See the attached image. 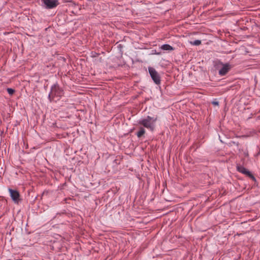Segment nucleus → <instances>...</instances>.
<instances>
[{
    "instance_id": "9",
    "label": "nucleus",
    "mask_w": 260,
    "mask_h": 260,
    "mask_svg": "<svg viewBox=\"0 0 260 260\" xmlns=\"http://www.w3.org/2000/svg\"><path fill=\"white\" fill-rule=\"evenodd\" d=\"M58 4V0H50V9L56 7Z\"/></svg>"
},
{
    "instance_id": "7",
    "label": "nucleus",
    "mask_w": 260,
    "mask_h": 260,
    "mask_svg": "<svg viewBox=\"0 0 260 260\" xmlns=\"http://www.w3.org/2000/svg\"><path fill=\"white\" fill-rule=\"evenodd\" d=\"M160 49L163 51H171L174 50V48L171 45L168 44L162 45L160 47Z\"/></svg>"
},
{
    "instance_id": "8",
    "label": "nucleus",
    "mask_w": 260,
    "mask_h": 260,
    "mask_svg": "<svg viewBox=\"0 0 260 260\" xmlns=\"http://www.w3.org/2000/svg\"><path fill=\"white\" fill-rule=\"evenodd\" d=\"M145 129L143 127H141L139 131L137 133L136 135L138 138H141L145 133Z\"/></svg>"
},
{
    "instance_id": "4",
    "label": "nucleus",
    "mask_w": 260,
    "mask_h": 260,
    "mask_svg": "<svg viewBox=\"0 0 260 260\" xmlns=\"http://www.w3.org/2000/svg\"><path fill=\"white\" fill-rule=\"evenodd\" d=\"M148 70L154 83L156 85H159L160 84L161 80L160 76L158 73L154 68L151 67H149L148 68Z\"/></svg>"
},
{
    "instance_id": "16",
    "label": "nucleus",
    "mask_w": 260,
    "mask_h": 260,
    "mask_svg": "<svg viewBox=\"0 0 260 260\" xmlns=\"http://www.w3.org/2000/svg\"><path fill=\"white\" fill-rule=\"evenodd\" d=\"M156 54H157V55H160V53H156Z\"/></svg>"
},
{
    "instance_id": "3",
    "label": "nucleus",
    "mask_w": 260,
    "mask_h": 260,
    "mask_svg": "<svg viewBox=\"0 0 260 260\" xmlns=\"http://www.w3.org/2000/svg\"><path fill=\"white\" fill-rule=\"evenodd\" d=\"M63 94V90L58 85L51 86L50 90V102L53 101L56 102Z\"/></svg>"
},
{
    "instance_id": "6",
    "label": "nucleus",
    "mask_w": 260,
    "mask_h": 260,
    "mask_svg": "<svg viewBox=\"0 0 260 260\" xmlns=\"http://www.w3.org/2000/svg\"><path fill=\"white\" fill-rule=\"evenodd\" d=\"M237 170L239 172L246 175V176L249 177L250 178H252V179H254V176L251 174V173L248 171L246 169H245L243 166L242 165L239 164L237 165L236 166Z\"/></svg>"
},
{
    "instance_id": "12",
    "label": "nucleus",
    "mask_w": 260,
    "mask_h": 260,
    "mask_svg": "<svg viewBox=\"0 0 260 260\" xmlns=\"http://www.w3.org/2000/svg\"><path fill=\"white\" fill-rule=\"evenodd\" d=\"M7 90L8 92V93L10 94V95H12L15 92V90L12 89V88H8L7 89Z\"/></svg>"
},
{
    "instance_id": "1",
    "label": "nucleus",
    "mask_w": 260,
    "mask_h": 260,
    "mask_svg": "<svg viewBox=\"0 0 260 260\" xmlns=\"http://www.w3.org/2000/svg\"><path fill=\"white\" fill-rule=\"evenodd\" d=\"M157 117H151L147 116L146 117L141 118L138 121L139 124L143 126V127L149 129L151 132H153L156 127Z\"/></svg>"
},
{
    "instance_id": "13",
    "label": "nucleus",
    "mask_w": 260,
    "mask_h": 260,
    "mask_svg": "<svg viewBox=\"0 0 260 260\" xmlns=\"http://www.w3.org/2000/svg\"><path fill=\"white\" fill-rule=\"evenodd\" d=\"M212 104L213 105H215V106H218L219 105V102L218 101H213L212 102Z\"/></svg>"
},
{
    "instance_id": "15",
    "label": "nucleus",
    "mask_w": 260,
    "mask_h": 260,
    "mask_svg": "<svg viewBox=\"0 0 260 260\" xmlns=\"http://www.w3.org/2000/svg\"><path fill=\"white\" fill-rule=\"evenodd\" d=\"M65 1H66L67 2H71L72 1V0H64Z\"/></svg>"
},
{
    "instance_id": "2",
    "label": "nucleus",
    "mask_w": 260,
    "mask_h": 260,
    "mask_svg": "<svg viewBox=\"0 0 260 260\" xmlns=\"http://www.w3.org/2000/svg\"><path fill=\"white\" fill-rule=\"evenodd\" d=\"M214 67L218 71V74L220 76L226 75L232 68V65L229 63H224L219 60L214 61Z\"/></svg>"
},
{
    "instance_id": "10",
    "label": "nucleus",
    "mask_w": 260,
    "mask_h": 260,
    "mask_svg": "<svg viewBox=\"0 0 260 260\" xmlns=\"http://www.w3.org/2000/svg\"><path fill=\"white\" fill-rule=\"evenodd\" d=\"M190 43L194 46H199L201 44V41L200 40H196L190 42Z\"/></svg>"
},
{
    "instance_id": "5",
    "label": "nucleus",
    "mask_w": 260,
    "mask_h": 260,
    "mask_svg": "<svg viewBox=\"0 0 260 260\" xmlns=\"http://www.w3.org/2000/svg\"><path fill=\"white\" fill-rule=\"evenodd\" d=\"M8 190L12 200L14 203L18 204L21 201L19 192L16 190H14L11 188H9Z\"/></svg>"
},
{
    "instance_id": "17",
    "label": "nucleus",
    "mask_w": 260,
    "mask_h": 260,
    "mask_svg": "<svg viewBox=\"0 0 260 260\" xmlns=\"http://www.w3.org/2000/svg\"><path fill=\"white\" fill-rule=\"evenodd\" d=\"M45 192H43V195H42V196H43V197H44V196H45Z\"/></svg>"
},
{
    "instance_id": "14",
    "label": "nucleus",
    "mask_w": 260,
    "mask_h": 260,
    "mask_svg": "<svg viewBox=\"0 0 260 260\" xmlns=\"http://www.w3.org/2000/svg\"><path fill=\"white\" fill-rule=\"evenodd\" d=\"M232 144H235V145H236L237 146H238V143H236V142H235L232 141V142H230V145H231V146H232Z\"/></svg>"
},
{
    "instance_id": "11",
    "label": "nucleus",
    "mask_w": 260,
    "mask_h": 260,
    "mask_svg": "<svg viewBox=\"0 0 260 260\" xmlns=\"http://www.w3.org/2000/svg\"><path fill=\"white\" fill-rule=\"evenodd\" d=\"M42 4L46 7V8H49V0H41Z\"/></svg>"
}]
</instances>
